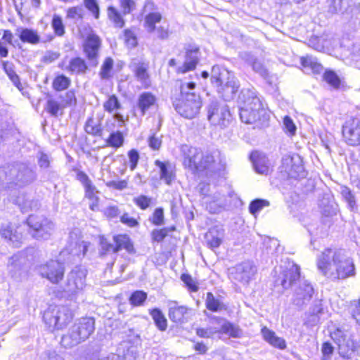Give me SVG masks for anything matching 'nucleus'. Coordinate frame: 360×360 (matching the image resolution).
<instances>
[{"mask_svg": "<svg viewBox=\"0 0 360 360\" xmlns=\"http://www.w3.org/2000/svg\"><path fill=\"white\" fill-rule=\"evenodd\" d=\"M211 82L225 100L233 98L239 87L233 73L219 65L212 69Z\"/></svg>", "mask_w": 360, "mask_h": 360, "instance_id": "nucleus-6", "label": "nucleus"}, {"mask_svg": "<svg viewBox=\"0 0 360 360\" xmlns=\"http://www.w3.org/2000/svg\"><path fill=\"white\" fill-rule=\"evenodd\" d=\"M155 165L159 168L160 180L167 185H171L176 179L174 165L170 162H162L159 160L155 161Z\"/></svg>", "mask_w": 360, "mask_h": 360, "instance_id": "nucleus-23", "label": "nucleus"}, {"mask_svg": "<svg viewBox=\"0 0 360 360\" xmlns=\"http://www.w3.org/2000/svg\"><path fill=\"white\" fill-rule=\"evenodd\" d=\"M82 342L84 341L82 335H80L79 327L75 323L69 329L68 333L62 337L60 344L65 348H72Z\"/></svg>", "mask_w": 360, "mask_h": 360, "instance_id": "nucleus-24", "label": "nucleus"}, {"mask_svg": "<svg viewBox=\"0 0 360 360\" xmlns=\"http://www.w3.org/2000/svg\"><path fill=\"white\" fill-rule=\"evenodd\" d=\"M58 99L61 101L64 108L76 103V97L73 91H68L63 95H60Z\"/></svg>", "mask_w": 360, "mask_h": 360, "instance_id": "nucleus-52", "label": "nucleus"}, {"mask_svg": "<svg viewBox=\"0 0 360 360\" xmlns=\"http://www.w3.org/2000/svg\"><path fill=\"white\" fill-rule=\"evenodd\" d=\"M152 199L146 195H140L137 198H135L134 201L137 206H139L142 210H146L148 208L150 203Z\"/></svg>", "mask_w": 360, "mask_h": 360, "instance_id": "nucleus-59", "label": "nucleus"}, {"mask_svg": "<svg viewBox=\"0 0 360 360\" xmlns=\"http://www.w3.org/2000/svg\"><path fill=\"white\" fill-rule=\"evenodd\" d=\"M341 194H342V197L348 202L349 207L352 210H354V208L356 206V202H355L354 196L352 193L350 189L347 187H342L341 188Z\"/></svg>", "mask_w": 360, "mask_h": 360, "instance_id": "nucleus-55", "label": "nucleus"}, {"mask_svg": "<svg viewBox=\"0 0 360 360\" xmlns=\"http://www.w3.org/2000/svg\"><path fill=\"white\" fill-rule=\"evenodd\" d=\"M3 68L6 72L7 75L10 78V79L12 81L13 84L19 89L22 90V86L20 82L19 77L15 73V70L13 68V65L8 62L3 61L2 62Z\"/></svg>", "mask_w": 360, "mask_h": 360, "instance_id": "nucleus-42", "label": "nucleus"}, {"mask_svg": "<svg viewBox=\"0 0 360 360\" xmlns=\"http://www.w3.org/2000/svg\"><path fill=\"white\" fill-rule=\"evenodd\" d=\"M86 270L82 267H75L68 275L65 290L71 294L81 290L85 285Z\"/></svg>", "mask_w": 360, "mask_h": 360, "instance_id": "nucleus-17", "label": "nucleus"}, {"mask_svg": "<svg viewBox=\"0 0 360 360\" xmlns=\"http://www.w3.org/2000/svg\"><path fill=\"white\" fill-rule=\"evenodd\" d=\"M195 88L194 82L182 83L179 96L173 101L176 111L187 119L195 117L202 107V101L199 95L191 92Z\"/></svg>", "mask_w": 360, "mask_h": 360, "instance_id": "nucleus-5", "label": "nucleus"}, {"mask_svg": "<svg viewBox=\"0 0 360 360\" xmlns=\"http://www.w3.org/2000/svg\"><path fill=\"white\" fill-rule=\"evenodd\" d=\"M3 238L10 242L14 247H19L22 240V235L11 224L3 225L0 230Z\"/></svg>", "mask_w": 360, "mask_h": 360, "instance_id": "nucleus-26", "label": "nucleus"}, {"mask_svg": "<svg viewBox=\"0 0 360 360\" xmlns=\"http://www.w3.org/2000/svg\"><path fill=\"white\" fill-rule=\"evenodd\" d=\"M100 44L101 41L99 37L94 33H91L88 35L84 44V51L86 56L95 65L97 64L96 59Z\"/></svg>", "mask_w": 360, "mask_h": 360, "instance_id": "nucleus-25", "label": "nucleus"}, {"mask_svg": "<svg viewBox=\"0 0 360 360\" xmlns=\"http://www.w3.org/2000/svg\"><path fill=\"white\" fill-rule=\"evenodd\" d=\"M161 19L162 15L158 12L150 13L146 15L144 25L148 32H154L155 30V24L160 22Z\"/></svg>", "mask_w": 360, "mask_h": 360, "instance_id": "nucleus-43", "label": "nucleus"}, {"mask_svg": "<svg viewBox=\"0 0 360 360\" xmlns=\"http://www.w3.org/2000/svg\"><path fill=\"white\" fill-rule=\"evenodd\" d=\"M351 311L352 317L360 326V299L352 302Z\"/></svg>", "mask_w": 360, "mask_h": 360, "instance_id": "nucleus-64", "label": "nucleus"}, {"mask_svg": "<svg viewBox=\"0 0 360 360\" xmlns=\"http://www.w3.org/2000/svg\"><path fill=\"white\" fill-rule=\"evenodd\" d=\"M284 129L290 136L294 135L296 132V126L292 120L289 116H285L283 118Z\"/></svg>", "mask_w": 360, "mask_h": 360, "instance_id": "nucleus-60", "label": "nucleus"}, {"mask_svg": "<svg viewBox=\"0 0 360 360\" xmlns=\"http://www.w3.org/2000/svg\"><path fill=\"white\" fill-rule=\"evenodd\" d=\"M85 131L86 133L93 135H98L106 141L108 145L112 146V130L110 127L101 129L99 119L90 117L85 124Z\"/></svg>", "mask_w": 360, "mask_h": 360, "instance_id": "nucleus-19", "label": "nucleus"}, {"mask_svg": "<svg viewBox=\"0 0 360 360\" xmlns=\"http://www.w3.org/2000/svg\"><path fill=\"white\" fill-rule=\"evenodd\" d=\"M285 171L291 178H302L305 176V171L302 164V159L298 154H288L282 160Z\"/></svg>", "mask_w": 360, "mask_h": 360, "instance_id": "nucleus-16", "label": "nucleus"}, {"mask_svg": "<svg viewBox=\"0 0 360 360\" xmlns=\"http://www.w3.org/2000/svg\"><path fill=\"white\" fill-rule=\"evenodd\" d=\"M61 68L71 74H84L87 70V65L84 60L81 58H74L69 60H64Z\"/></svg>", "mask_w": 360, "mask_h": 360, "instance_id": "nucleus-27", "label": "nucleus"}, {"mask_svg": "<svg viewBox=\"0 0 360 360\" xmlns=\"http://www.w3.org/2000/svg\"><path fill=\"white\" fill-rule=\"evenodd\" d=\"M334 352V347L329 342H325L321 346L322 360H330Z\"/></svg>", "mask_w": 360, "mask_h": 360, "instance_id": "nucleus-53", "label": "nucleus"}, {"mask_svg": "<svg viewBox=\"0 0 360 360\" xmlns=\"http://www.w3.org/2000/svg\"><path fill=\"white\" fill-rule=\"evenodd\" d=\"M76 324L79 327L84 342L89 338L95 329V321L92 318H82L76 322Z\"/></svg>", "mask_w": 360, "mask_h": 360, "instance_id": "nucleus-33", "label": "nucleus"}, {"mask_svg": "<svg viewBox=\"0 0 360 360\" xmlns=\"http://www.w3.org/2000/svg\"><path fill=\"white\" fill-rule=\"evenodd\" d=\"M330 336L338 347V352L344 359H351L357 348L351 333L342 327L333 326L329 329Z\"/></svg>", "mask_w": 360, "mask_h": 360, "instance_id": "nucleus-9", "label": "nucleus"}, {"mask_svg": "<svg viewBox=\"0 0 360 360\" xmlns=\"http://www.w3.org/2000/svg\"><path fill=\"white\" fill-rule=\"evenodd\" d=\"M27 259L24 252H18L8 257L7 271L11 277L16 281L26 278L27 274Z\"/></svg>", "mask_w": 360, "mask_h": 360, "instance_id": "nucleus-13", "label": "nucleus"}, {"mask_svg": "<svg viewBox=\"0 0 360 360\" xmlns=\"http://www.w3.org/2000/svg\"><path fill=\"white\" fill-rule=\"evenodd\" d=\"M20 39L24 43L37 44L40 41V37L37 32L29 28H18L16 30Z\"/></svg>", "mask_w": 360, "mask_h": 360, "instance_id": "nucleus-34", "label": "nucleus"}, {"mask_svg": "<svg viewBox=\"0 0 360 360\" xmlns=\"http://www.w3.org/2000/svg\"><path fill=\"white\" fill-rule=\"evenodd\" d=\"M114 252L125 250L129 253L134 252L133 243L127 235H118L114 237Z\"/></svg>", "mask_w": 360, "mask_h": 360, "instance_id": "nucleus-35", "label": "nucleus"}, {"mask_svg": "<svg viewBox=\"0 0 360 360\" xmlns=\"http://www.w3.org/2000/svg\"><path fill=\"white\" fill-rule=\"evenodd\" d=\"M131 68L137 80L144 88H148L150 85V76L148 72V64L135 59L131 63Z\"/></svg>", "mask_w": 360, "mask_h": 360, "instance_id": "nucleus-22", "label": "nucleus"}, {"mask_svg": "<svg viewBox=\"0 0 360 360\" xmlns=\"http://www.w3.org/2000/svg\"><path fill=\"white\" fill-rule=\"evenodd\" d=\"M39 274L47 278L52 283H58L64 276V266L62 263L56 260H50L38 266Z\"/></svg>", "mask_w": 360, "mask_h": 360, "instance_id": "nucleus-14", "label": "nucleus"}, {"mask_svg": "<svg viewBox=\"0 0 360 360\" xmlns=\"http://www.w3.org/2000/svg\"><path fill=\"white\" fill-rule=\"evenodd\" d=\"M206 238L208 245L212 248H218L221 243V238L217 236H214L212 231L206 235Z\"/></svg>", "mask_w": 360, "mask_h": 360, "instance_id": "nucleus-63", "label": "nucleus"}, {"mask_svg": "<svg viewBox=\"0 0 360 360\" xmlns=\"http://www.w3.org/2000/svg\"><path fill=\"white\" fill-rule=\"evenodd\" d=\"M301 64L306 70H310L316 73L319 72L323 68L321 65L317 62L316 58L309 56L301 58Z\"/></svg>", "mask_w": 360, "mask_h": 360, "instance_id": "nucleus-38", "label": "nucleus"}, {"mask_svg": "<svg viewBox=\"0 0 360 360\" xmlns=\"http://www.w3.org/2000/svg\"><path fill=\"white\" fill-rule=\"evenodd\" d=\"M86 8L90 11L96 18H98L99 8L96 0H84Z\"/></svg>", "mask_w": 360, "mask_h": 360, "instance_id": "nucleus-62", "label": "nucleus"}, {"mask_svg": "<svg viewBox=\"0 0 360 360\" xmlns=\"http://www.w3.org/2000/svg\"><path fill=\"white\" fill-rule=\"evenodd\" d=\"M204 202L210 213H217L225 205V196L220 193L214 194L213 196H207L204 198Z\"/></svg>", "mask_w": 360, "mask_h": 360, "instance_id": "nucleus-29", "label": "nucleus"}, {"mask_svg": "<svg viewBox=\"0 0 360 360\" xmlns=\"http://www.w3.org/2000/svg\"><path fill=\"white\" fill-rule=\"evenodd\" d=\"M123 41L129 48L135 47L137 44V39L133 31L125 30L122 36Z\"/></svg>", "mask_w": 360, "mask_h": 360, "instance_id": "nucleus-48", "label": "nucleus"}, {"mask_svg": "<svg viewBox=\"0 0 360 360\" xmlns=\"http://www.w3.org/2000/svg\"><path fill=\"white\" fill-rule=\"evenodd\" d=\"M241 58L248 65H250L255 72L259 74L261 76L265 77L267 75V70L264 66L258 61L254 56L248 53H243L241 54Z\"/></svg>", "mask_w": 360, "mask_h": 360, "instance_id": "nucleus-36", "label": "nucleus"}, {"mask_svg": "<svg viewBox=\"0 0 360 360\" xmlns=\"http://www.w3.org/2000/svg\"><path fill=\"white\" fill-rule=\"evenodd\" d=\"M51 25L54 30L55 33L58 36H63L65 33V27L63 23L62 18L57 15H54Z\"/></svg>", "mask_w": 360, "mask_h": 360, "instance_id": "nucleus-51", "label": "nucleus"}, {"mask_svg": "<svg viewBox=\"0 0 360 360\" xmlns=\"http://www.w3.org/2000/svg\"><path fill=\"white\" fill-rule=\"evenodd\" d=\"M128 157L129 160V167L131 170H134L138 164L139 160V154L135 149H131L128 153Z\"/></svg>", "mask_w": 360, "mask_h": 360, "instance_id": "nucleus-61", "label": "nucleus"}, {"mask_svg": "<svg viewBox=\"0 0 360 360\" xmlns=\"http://www.w3.org/2000/svg\"><path fill=\"white\" fill-rule=\"evenodd\" d=\"M147 298L146 292L141 290L135 291L129 297V302L133 306H141Z\"/></svg>", "mask_w": 360, "mask_h": 360, "instance_id": "nucleus-47", "label": "nucleus"}, {"mask_svg": "<svg viewBox=\"0 0 360 360\" xmlns=\"http://www.w3.org/2000/svg\"><path fill=\"white\" fill-rule=\"evenodd\" d=\"M238 104L242 122L254 124L268 120L266 111L254 89H243L238 96Z\"/></svg>", "mask_w": 360, "mask_h": 360, "instance_id": "nucleus-4", "label": "nucleus"}, {"mask_svg": "<svg viewBox=\"0 0 360 360\" xmlns=\"http://www.w3.org/2000/svg\"><path fill=\"white\" fill-rule=\"evenodd\" d=\"M183 165L192 172L200 176L212 175L224 169V163L219 151L203 153L199 148L188 145L181 147Z\"/></svg>", "mask_w": 360, "mask_h": 360, "instance_id": "nucleus-2", "label": "nucleus"}, {"mask_svg": "<svg viewBox=\"0 0 360 360\" xmlns=\"http://www.w3.org/2000/svg\"><path fill=\"white\" fill-rule=\"evenodd\" d=\"M316 266L324 276L345 279L355 274L353 259L341 250L326 248L316 257Z\"/></svg>", "mask_w": 360, "mask_h": 360, "instance_id": "nucleus-1", "label": "nucleus"}, {"mask_svg": "<svg viewBox=\"0 0 360 360\" xmlns=\"http://www.w3.org/2000/svg\"><path fill=\"white\" fill-rule=\"evenodd\" d=\"M34 178L33 171L24 165L0 168V189L22 186L32 182Z\"/></svg>", "mask_w": 360, "mask_h": 360, "instance_id": "nucleus-7", "label": "nucleus"}, {"mask_svg": "<svg viewBox=\"0 0 360 360\" xmlns=\"http://www.w3.org/2000/svg\"><path fill=\"white\" fill-rule=\"evenodd\" d=\"M64 106L60 100L50 98L46 102V110L51 115L57 117L59 114H62Z\"/></svg>", "mask_w": 360, "mask_h": 360, "instance_id": "nucleus-40", "label": "nucleus"}, {"mask_svg": "<svg viewBox=\"0 0 360 360\" xmlns=\"http://www.w3.org/2000/svg\"><path fill=\"white\" fill-rule=\"evenodd\" d=\"M196 333L199 337L204 338H210L217 333H224L235 338L243 335V331L238 326L219 317L212 318L209 327L198 328Z\"/></svg>", "mask_w": 360, "mask_h": 360, "instance_id": "nucleus-8", "label": "nucleus"}, {"mask_svg": "<svg viewBox=\"0 0 360 360\" xmlns=\"http://www.w3.org/2000/svg\"><path fill=\"white\" fill-rule=\"evenodd\" d=\"M342 135L345 142L350 146H360V120H347L342 126Z\"/></svg>", "mask_w": 360, "mask_h": 360, "instance_id": "nucleus-18", "label": "nucleus"}, {"mask_svg": "<svg viewBox=\"0 0 360 360\" xmlns=\"http://www.w3.org/2000/svg\"><path fill=\"white\" fill-rule=\"evenodd\" d=\"M112 68V60L108 58L101 67L100 75L102 79H109L110 77V72Z\"/></svg>", "mask_w": 360, "mask_h": 360, "instance_id": "nucleus-54", "label": "nucleus"}, {"mask_svg": "<svg viewBox=\"0 0 360 360\" xmlns=\"http://www.w3.org/2000/svg\"><path fill=\"white\" fill-rule=\"evenodd\" d=\"M174 227L163 228L161 229H155L152 232L153 240L156 242H161L168 235L170 231H174Z\"/></svg>", "mask_w": 360, "mask_h": 360, "instance_id": "nucleus-49", "label": "nucleus"}, {"mask_svg": "<svg viewBox=\"0 0 360 360\" xmlns=\"http://www.w3.org/2000/svg\"><path fill=\"white\" fill-rule=\"evenodd\" d=\"M112 163V157L107 156L105 157L102 162L101 170L103 176H111L112 170H111V164Z\"/></svg>", "mask_w": 360, "mask_h": 360, "instance_id": "nucleus-56", "label": "nucleus"}, {"mask_svg": "<svg viewBox=\"0 0 360 360\" xmlns=\"http://www.w3.org/2000/svg\"><path fill=\"white\" fill-rule=\"evenodd\" d=\"M250 159L257 173L261 174H268L269 171V160L265 155L256 151L251 153Z\"/></svg>", "mask_w": 360, "mask_h": 360, "instance_id": "nucleus-31", "label": "nucleus"}, {"mask_svg": "<svg viewBox=\"0 0 360 360\" xmlns=\"http://www.w3.org/2000/svg\"><path fill=\"white\" fill-rule=\"evenodd\" d=\"M261 333L264 340L272 347L279 349H285L286 343L285 340L277 336L273 330L265 326L262 328Z\"/></svg>", "mask_w": 360, "mask_h": 360, "instance_id": "nucleus-30", "label": "nucleus"}, {"mask_svg": "<svg viewBox=\"0 0 360 360\" xmlns=\"http://www.w3.org/2000/svg\"><path fill=\"white\" fill-rule=\"evenodd\" d=\"M150 220L156 226L162 225L164 222L163 210L162 208L155 209Z\"/></svg>", "mask_w": 360, "mask_h": 360, "instance_id": "nucleus-58", "label": "nucleus"}, {"mask_svg": "<svg viewBox=\"0 0 360 360\" xmlns=\"http://www.w3.org/2000/svg\"><path fill=\"white\" fill-rule=\"evenodd\" d=\"M151 315L156 326L162 331L167 329V321L162 312L159 309H154L150 311Z\"/></svg>", "mask_w": 360, "mask_h": 360, "instance_id": "nucleus-41", "label": "nucleus"}, {"mask_svg": "<svg viewBox=\"0 0 360 360\" xmlns=\"http://www.w3.org/2000/svg\"><path fill=\"white\" fill-rule=\"evenodd\" d=\"M199 59L198 48L188 50L186 54V60L182 66L178 68V72L185 73L195 68Z\"/></svg>", "mask_w": 360, "mask_h": 360, "instance_id": "nucleus-28", "label": "nucleus"}, {"mask_svg": "<svg viewBox=\"0 0 360 360\" xmlns=\"http://www.w3.org/2000/svg\"><path fill=\"white\" fill-rule=\"evenodd\" d=\"M269 202L264 199H256L252 200L249 205L250 212L256 216L264 207H269Z\"/></svg>", "mask_w": 360, "mask_h": 360, "instance_id": "nucleus-45", "label": "nucleus"}, {"mask_svg": "<svg viewBox=\"0 0 360 360\" xmlns=\"http://www.w3.org/2000/svg\"><path fill=\"white\" fill-rule=\"evenodd\" d=\"M85 188V196L86 198L89 200V207L91 210L95 211L98 210V191L96 189V187L91 184L89 186H87Z\"/></svg>", "mask_w": 360, "mask_h": 360, "instance_id": "nucleus-39", "label": "nucleus"}, {"mask_svg": "<svg viewBox=\"0 0 360 360\" xmlns=\"http://www.w3.org/2000/svg\"><path fill=\"white\" fill-rule=\"evenodd\" d=\"M300 266L288 262L285 267H279L280 276L276 280L278 285L283 289H288L295 283L292 302L298 307L307 305L314 294V288L307 280L300 279Z\"/></svg>", "mask_w": 360, "mask_h": 360, "instance_id": "nucleus-3", "label": "nucleus"}, {"mask_svg": "<svg viewBox=\"0 0 360 360\" xmlns=\"http://www.w3.org/2000/svg\"><path fill=\"white\" fill-rule=\"evenodd\" d=\"M328 4L329 12L344 13L350 6V0H328Z\"/></svg>", "mask_w": 360, "mask_h": 360, "instance_id": "nucleus-37", "label": "nucleus"}, {"mask_svg": "<svg viewBox=\"0 0 360 360\" xmlns=\"http://www.w3.org/2000/svg\"><path fill=\"white\" fill-rule=\"evenodd\" d=\"M169 318L176 323H183L188 321L191 309L185 305H179L176 301L169 302Z\"/></svg>", "mask_w": 360, "mask_h": 360, "instance_id": "nucleus-21", "label": "nucleus"}, {"mask_svg": "<svg viewBox=\"0 0 360 360\" xmlns=\"http://www.w3.org/2000/svg\"><path fill=\"white\" fill-rule=\"evenodd\" d=\"M230 278L243 284H248L255 276L257 269L250 261L242 262L230 269Z\"/></svg>", "mask_w": 360, "mask_h": 360, "instance_id": "nucleus-15", "label": "nucleus"}, {"mask_svg": "<svg viewBox=\"0 0 360 360\" xmlns=\"http://www.w3.org/2000/svg\"><path fill=\"white\" fill-rule=\"evenodd\" d=\"M27 224L32 230V236L37 239L49 238L55 229L54 223L44 216L30 215Z\"/></svg>", "mask_w": 360, "mask_h": 360, "instance_id": "nucleus-11", "label": "nucleus"}, {"mask_svg": "<svg viewBox=\"0 0 360 360\" xmlns=\"http://www.w3.org/2000/svg\"><path fill=\"white\" fill-rule=\"evenodd\" d=\"M325 313L321 300H315L304 314V324L308 327L315 326L321 323Z\"/></svg>", "mask_w": 360, "mask_h": 360, "instance_id": "nucleus-20", "label": "nucleus"}, {"mask_svg": "<svg viewBox=\"0 0 360 360\" xmlns=\"http://www.w3.org/2000/svg\"><path fill=\"white\" fill-rule=\"evenodd\" d=\"M72 313L65 306H58L44 312L45 323L53 329L60 330L65 327L72 319Z\"/></svg>", "mask_w": 360, "mask_h": 360, "instance_id": "nucleus-10", "label": "nucleus"}, {"mask_svg": "<svg viewBox=\"0 0 360 360\" xmlns=\"http://www.w3.org/2000/svg\"><path fill=\"white\" fill-rule=\"evenodd\" d=\"M323 79L330 86L338 88L340 86V79L338 76L331 70L326 71L323 75Z\"/></svg>", "mask_w": 360, "mask_h": 360, "instance_id": "nucleus-50", "label": "nucleus"}, {"mask_svg": "<svg viewBox=\"0 0 360 360\" xmlns=\"http://www.w3.org/2000/svg\"><path fill=\"white\" fill-rule=\"evenodd\" d=\"M70 84V79L64 75H59L56 77L53 82V87L56 91H63L66 89Z\"/></svg>", "mask_w": 360, "mask_h": 360, "instance_id": "nucleus-46", "label": "nucleus"}, {"mask_svg": "<svg viewBox=\"0 0 360 360\" xmlns=\"http://www.w3.org/2000/svg\"><path fill=\"white\" fill-rule=\"evenodd\" d=\"M207 117L213 125L227 127L231 121V114L228 106L217 101L212 102L207 110Z\"/></svg>", "mask_w": 360, "mask_h": 360, "instance_id": "nucleus-12", "label": "nucleus"}, {"mask_svg": "<svg viewBox=\"0 0 360 360\" xmlns=\"http://www.w3.org/2000/svg\"><path fill=\"white\" fill-rule=\"evenodd\" d=\"M205 304L207 308L212 311H218L223 308L222 303L216 299L212 292L207 293Z\"/></svg>", "mask_w": 360, "mask_h": 360, "instance_id": "nucleus-44", "label": "nucleus"}, {"mask_svg": "<svg viewBox=\"0 0 360 360\" xmlns=\"http://www.w3.org/2000/svg\"><path fill=\"white\" fill-rule=\"evenodd\" d=\"M91 244L89 242L80 240L78 242H76V246L77 248L74 252V254L79 256H85L86 255L87 251L89 248L90 247Z\"/></svg>", "mask_w": 360, "mask_h": 360, "instance_id": "nucleus-57", "label": "nucleus"}, {"mask_svg": "<svg viewBox=\"0 0 360 360\" xmlns=\"http://www.w3.org/2000/svg\"><path fill=\"white\" fill-rule=\"evenodd\" d=\"M157 98L155 95L150 92H143L138 98L137 107L143 115L152 107L156 104Z\"/></svg>", "mask_w": 360, "mask_h": 360, "instance_id": "nucleus-32", "label": "nucleus"}]
</instances>
